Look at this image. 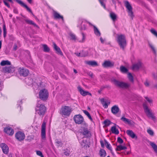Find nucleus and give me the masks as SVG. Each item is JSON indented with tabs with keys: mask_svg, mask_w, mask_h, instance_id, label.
Instances as JSON below:
<instances>
[{
	"mask_svg": "<svg viewBox=\"0 0 157 157\" xmlns=\"http://www.w3.org/2000/svg\"><path fill=\"white\" fill-rule=\"evenodd\" d=\"M77 88L80 94L82 96H85L87 95L90 96H92V94L90 93L88 91H85L80 86H78Z\"/></svg>",
	"mask_w": 157,
	"mask_h": 157,
	"instance_id": "obj_13",
	"label": "nucleus"
},
{
	"mask_svg": "<svg viewBox=\"0 0 157 157\" xmlns=\"http://www.w3.org/2000/svg\"><path fill=\"white\" fill-rule=\"evenodd\" d=\"M56 142L57 144H59V146H61L62 144V143L61 140H59L58 139H56Z\"/></svg>",
	"mask_w": 157,
	"mask_h": 157,
	"instance_id": "obj_50",
	"label": "nucleus"
},
{
	"mask_svg": "<svg viewBox=\"0 0 157 157\" xmlns=\"http://www.w3.org/2000/svg\"><path fill=\"white\" fill-rule=\"evenodd\" d=\"M81 36L80 37L78 38L77 40L80 43H83L85 41L86 39V35L83 32H81Z\"/></svg>",
	"mask_w": 157,
	"mask_h": 157,
	"instance_id": "obj_23",
	"label": "nucleus"
},
{
	"mask_svg": "<svg viewBox=\"0 0 157 157\" xmlns=\"http://www.w3.org/2000/svg\"><path fill=\"white\" fill-rule=\"evenodd\" d=\"M119 110V108L118 105H115L111 108V112L114 114L118 113Z\"/></svg>",
	"mask_w": 157,
	"mask_h": 157,
	"instance_id": "obj_20",
	"label": "nucleus"
},
{
	"mask_svg": "<svg viewBox=\"0 0 157 157\" xmlns=\"http://www.w3.org/2000/svg\"><path fill=\"white\" fill-rule=\"evenodd\" d=\"M100 143L101 145V146L102 147H104V143L102 141H100Z\"/></svg>",
	"mask_w": 157,
	"mask_h": 157,
	"instance_id": "obj_56",
	"label": "nucleus"
},
{
	"mask_svg": "<svg viewBox=\"0 0 157 157\" xmlns=\"http://www.w3.org/2000/svg\"><path fill=\"white\" fill-rule=\"evenodd\" d=\"M100 101L102 104L105 108H107L108 107V105L110 104V101H105L104 98L101 99Z\"/></svg>",
	"mask_w": 157,
	"mask_h": 157,
	"instance_id": "obj_19",
	"label": "nucleus"
},
{
	"mask_svg": "<svg viewBox=\"0 0 157 157\" xmlns=\"http://www.w3.org/2000/svg\"><path fill=\"white\" fill-rule=\"evenodd\" d=\"M71 112V108L68 106L62 107L60 111V113L62 115L69 116Z\"/></svg>",
	"mask_w": 157,
	"mask_h": 157,
	"instance_id": "obj_6",
	"label": "nucleus"
},
{
	"mask_svg": "<svg viewBox=\"0 0 157 157\" xmlns=\"http://www.w3.org/2000/svg\"><path fill=\"white\" fill-rule=\"evenodd\" d=\"M143 106L144 112L146 113L147 116L151 118L153 121L155 120V117L152 113V110L148 108L145 103L143 104Z\"/></svg>",
	"mask_w": 157,
	"mask_h": 157,
	"instance_id": "obj_5",
	"label": "nucleus"
},
{
	"mask_svg": "<svg viewBox=\"0 0 157 157\" xmlns=\"http://www.w3.org/2000/svg\"><path fill=\"white\" fill-rule=\"evenodd\" d=\"M85 63L86 64L92 66H96L98 65L97 62L95 61H86Z\"/></svg>",
	"mask_w": 157,
	"mask_h": 157,
	"instance_id": "obj_25",
	"label": "nucleus"
},
{
	"mask_svg": "<svg viewBox=\"0 0 157 157\" xmlns=\"http://www.w3.org/2000/svg\"><path fill=\"white\" fill-rule=\"evenodd\" d=\"M25 22H26L28 24L32 25L35 27H38V25L32 20L28 19H26L25 20Z\"/></svg>",
	"mask_w": 157,
	"mask_h": 157,
	"instance_id": "obj_29",
	"label": "nucleus"
},
{
	"mask_svg": "<svg viewBox=\"0 0 157 157\" xmlns=\"http://www.w3.org/2000/svg\"><path fill=\"white\" fill-rule=\"evenodd\" d=\"M0 146L2 148L3 152L5 154H7L9 152V147L5 143H2Z\"/></svg>",
	"mask_w": 157,
	"mask_h": 157,
	"instance_id": "obj_15",
	"label": "nucleus"
},
{
	"mask_svg": "<svg viewBox=\"0 0 157 157\" xmlns=\"http://www.w3.org/2000/svg\"><path fill=\"white\" fill-rule=\"evenodd\" d=\"M110 16L112 20L115 21L117 18L116 14L113 12H111L110 13Z\"/></svg>",
	"mask_w": 157,
	"mask_h": 157,
	"instance_id": "obj_34",
	"label": "nucleus"
},
{
	"mask_svg": "<svg viewBox=\"0 0 157 157\" xmlns=\"http://www.w3.org/2000/svg\"><path fill=\"white\" fill-rule=\"evenodd\" d=\"M111 130L113 133H114L116 135H117L119 133V131L116 128V127L115 126L112 127L111 128Z\"/></svg>",
	"mask_w": 157,
	"mask_h": 157,
	"instance_id": "obj_30",
	"label": "nucleus"
},
{
	"mask_svg": "<svg viewBox=\"0 0 157 157\" xmlns=\"http://www.w3.org/2000/svg\"><path fill=\"white\" fill-rule=\"evenodd\" d=\"M39 98L43 101H46L48 97V93L47 90L43 89L40 90L39 93Z\"/></svg>",
	"mask_w": 157,
	"mask_h": 157,
	"instance_id": "obj_4",
	"label": "nucleus"
},
{
	"mask_svg": "<svg viewBox=\"0 0 157 157\" xmlns=\"http://www.w3.org/2000/svg\"><path fill=\"white\" fill-rule=\"evenodd\" d=\"M111 81L115 86L122 88L127 89L130 86L128 83L118 81L114 78H112Z\"/></svg>",
	"mask_w": 157,
	"mask_h": 157,
	"instance_id": "obj_3",
	"label": "nucleus"
},
{
	"mask_svg": "<svg viewBox=\"0 0 157 157\" xmlns=\"http://www.w3.org/2000/svg\"><path fill=\"white\" fill-rule=\"evenodd\" d=\"M35 109L36 114L43 117L45 114L47 109L44 104L37 103Z\"/></svg>",
	"mask_w": 157,
	"mask_h": 157,
	"instance_id": "obj_1",
	"label": "nucleus"
},
{
	"mask_svg": "<svg viewBox=\"0 0 157 157\" xmlns=\"http://www.w3.org/2000/svg\"><path fill=\"white\" fill-rule=\"evenodd\" d=\"M144 84L146 86H149V83L147 82H146L144 83Z\"/></svg>",
	"mask_w": 157,
	"mask_h": 157,
	"instance_id": "obj_58",
	"label": "nucleus"
},
{
	"mask_svg": "<svg viewBox=\"0 0 157 157\" xmlns=\"http://www.w3.org/2000/svg\"><path fill=\"white\" fill-rule=\"evenodd\" d=\"M86 140H82V142H81V144L82 147H89L88 145L86 143Z\"/></svg>",
	"mask_w": 157,
	"mask_h": 157,
	"instance_id": "obj_40",
	"label": "nucleus"
},
{
	"mask_svg": "<svg viewBox=\"0 0 157 157\" xmlns=\"http://www.w3.org/2000/svg\"><path fill=\"white\" fill-rule=\"evenodd\" d=\"M81 133L86 137H89L91 135L90 132L88 130L87 128H83Z\"/></svg>",
	"mask_w": 157,
	"mask_h": 157,
	"instance_id": "obj_16",
	"label": "nucleus"
},
{
	"mask_svg": "<svg viewBox=\"0 0 157 157\" xmlns=\"http://www.w3.org/2000/svg\"><path fill=\"white\" fill-rule=\"evenodd\" d=\"M83 113L87 116L88 118L91 120L92 121L93 119L89 113L86 110H83Z\"/></svg>",
	"mask_w": 157,
	"mask_h": 157,
	"instance_id": "obj_37",
	"label": "nucleus"
},
{
	"mask_svg": "<svg viewBox=\"0 0 157 157\" xmlns=\"http://www.w3.org/2000/svg\"><path fill=\"white\" fill-rule=\"evenodd\" d=\"M73 119L75 122L78 124H81L84 121L83 117L80 114L75 115Z\"/></svg>",
	"mask_w": 157,
	"mask_h": 157,
	"instance_id": "obj_9",
	"label": "nucleus"
},
{
	"mask_svg": "<svg viewBox=\"0 0 157 157\" xmlns=\"http://www.w3.org/2000/svg\"><path fill=\"white\" fill-rule=\"evenodd\" d=\"M117 141L120 144L123 143V141L122 139L120 137H118L117 138Z\"/></svg>",
	"mask_w": 157,
	"mask_h": 157,
	"instance_id": "obj_51",
	"label": "nucleus"
},
{
	"mask_svg": "<svg viewBox=\"0 0 157 157\" xmlns=\"http://www.w3.org/2000/svg\"><path fill=\"white\" fill-rule=\"evenodd\" d=\"M41 136L42 140H46V122L44 121L43 122L41 125Z\"/></svg>",
	"mask_w": 157,
	"mask_h": 157,
	"instance_id": "obj_8",
	"label": "nucleus"
},
{
	"mask_svg": "<svg viewBox=\"0 0 157 157\" xmlns=\"http://www.w3.org/2000/svg\"><path fill=\"white\" fill-rule=\"evenodd\" d=\"M53 44L54 48L57 52V53L59 54L61 56H63V53L61 51L60 48L57 46L54 42L53 43Z\"/></svg>",
	"mask_w": 157,
	"mask_h": 157,
	"instance_id": "obj_22",
	"label": "nucleus"
},
{
	"mask_svg": "<svg viewBox=\"0 0 157 157\" xmlns=\"http://www.w3.org/2000/svg\"><path fill=\"white\" fill-rule=\"evenodd\" d=\"M105 144L106 146V147L110 150L111 151H112V147L110 146V144L105 140Z\"/></svg>",
	"mask_w": 157,
	"mask_h": 157,
	"instance_id": "obj_43",
	"label": "nucleus"
},
{
	"mask_svg": "<svg viewBox=\"0 0 157 157\" xmlns=\"http://www.w3.org/2000/svg\"><path fill=\"white\" fill-rule=\"evenodd\" d=\"M15 136L16 138L20 141L23 140L25 138L24 133L21 131L17 132L16 133Z\"/></svg>",
	"mask_w": 157,
	"mask_h": 157,
	"instance_id": "obj_11",
	"label": "nucleus"
},
{
	"mask_svg": "<svg viewBox=\"0 0 157 157\" xmlns=\"http://www.w3.org/2000/svg\"><path fill=\"white\" fill-rule=\"evenodd\" d=\"M114 63L113 62H111L109 61H105L102 65L104 67H112L113 66Z\"/></svg>",
	"mask_w": 157,
	"mask_h": 157,
	"instance_id": "obj_18",
	"label": "nucleus"
},
{
	"mask_svg": "<svg viewBox=\"0 0 157 157\" xmlns=\"http://www.w3.org/2000/svg\"><path fill=\"white\" fill-rule=\"evenodd\" d=\"M13 12L16 13H18V11L16 9H14L13 10Z\"/></svg>",
	"mask_w": 157,
	"mask_h": 157,
	"instance_id": "obj_57",
	"label": "nucleus"
},
{
	"mask_svg": "<svg viewBox=\"0 0 157 157\" xmlns=\"http://www.w3.org/2000/svg\"><path fill=\"white\" fill-rule=\"evenodd\" d=\"M3 36L5 38L6 35L7 31L5 24L3 25Z\"/></svg>",
	"mask_w": 157,
	"mask_h": 157,
	"instance_id": "obj_44",
	"label": "nucleus"
},
{
	"mask_svg": "<svg viewBox=\"0 0 157 157\" xmlns=\"http://www.w3.org/2000/svg\"><path fill=\"white\" fill-rule=\"evenodd\" d=\"M147 132V133L151 136H153L154 135V132L151 129H148Z\"/></svg>",
	"mask_w": 157,
	"mask_h": 157,
	"instance_id": "obj_47",
	"label": "nucleus"
},
{
	"mask_svg": "<svg viewBox=\"0 0 157 157\" xmlns=\"http://www.w3.org/2000/svg\"><path fill=\"white\" fill-rule=\"evenodd\" d=\"M11 65V63L8 60H2L0 63V65L1 66H4L6 65Z\"/></svg>",
	"mask_w": 157,
	"mask_h": 157,
	"instance_id": "obj_32",
	"label": "nucleus"
},
{
	"mask_svg": "<svg viewBox=\"0 0 157 157\" xmlns=\"http://www.w3.org/2000/svg\"><path fill=\"white\" fill-rule=\"evenodd\" d=\"M151 33L157 37V32L153 29H152L150 30Z\"/></svg>",
	"mask_w": 157,
	"mask_h": 157,
	"instance_id": "obj_46",
	"label": "nucleus"
},
{
	"mask_svg": "<svg viewBox=\"0 0 157 157\" xmlns=\"http://www.w3.org/2000/svg\"><path fill=\"white\" fill-rule=\"evenodd\" d=\"M149 46L151 48V49H152V51H153L154 53L155 54L156 53V51H155V48L154 47V46L152 45L151 44H150V43L149 44Z\"/></svg>",
	"mask_w": 157,
	"mask_h": 157,
	"instance_id": "obj_48",
	"label": "nucleus"
},
{
	"mask_svg": "<svg viewBox=\"0 0 157 157\" xmlns=\"http://www.w3.org/2000/svg\"><path fill=\"white\" fill-rule=\"evenodd\" d=\"M69 36H70V39L72 40L75 41L77 40V39L75 35L72 33H69Z\"/></svg>",
	"mask_w": 157,
	"mask_h": 157,
	"instance_id": "obj_36",
	"label": "nucleus"
},
{
	"mask_svg": "<svg viewBox=\"0 0 157 157\" xmlns=\"http://www.w3.org/2000/svg\"><path fill=\"white\" fill-rule=\"evenodd\" d=\"M113 3L115 5V7L116 8V2L114 0H112Z\"/></svg>",
	"mask_w": 157,
	"mask_h": 157,
	"instance_id": "obj_61",
	"label": "nucleus"
},
{
	"mask_svg": "<svg viewBox=\"0 0 157 157\" xmlns=\"http://www.w3.org/2000/svg\"><path fill=\"white\" fill-rule=\"evenodd\" d=\"M89 24L94 27V30L95 34L98 36H99L101 35V33L98 29L94 25H93L90 22H88Z\"/></svg>",
	"mask_w": 157,
	"mask_h": 157,
	"instance_id": "obj_21",
	"label": "nucleus"
},
{
	"mask_svg": "<svg viewBox=\"0 0 157 157\" xmlns=\"http://www.w3.org/2000/svg\"><path fill=\"white\" fill-rule=\"evenodd\" d=\"M3 2L4 3V4H5V5L6 6L10 8V5L8 3H7L6 1H5V0H3Z\"/></svg>",
	"mask_w": 157,
	"mask_h": 157,
	"instance_id": "obj_53",
	"label": "nucleus"
},
{
	"mask_svg": "<svg viewBox=\"0 0 157 157\" xmlns=\"http://www.w3.org/2000/svg\"><path fill=\"white\" fill-rule=\"evenodd\" d=\"M3 71L5 73H12L15 71L14 67L11 66L6 67L2 69Z\"/></svg>",
	"mask_w": 157,
	"mask_h": 157,
	"instance_id": "obj_14",
	"label": "nucleus"
},
{
	"mask_svg": "<svg viewBox=\"0 0 157 157\" xmlns=\"http://www.w3.org/2000/svg\"><path fill=\"white\" fill-rule=\"evenodd\" d=\"M120 70L121 72L124 73H126L128 71V70L126 67L123 66H121Z\"/></svg>",
	"mask_w": 157,
	"mask_h": 157,
	"instance_id": "obj_39",
	"label": "nucleus"
},
{
	"mask_svg": "<svg viewBox=\"0 0 157 157\" xmlns=\"http://www.w3.org/2000/svg\"><path fill=\"white\" fill-rule=\"evenodd\" d=\"M100 40L101 41V42L102 43H103L104 41V40L102 39L101 37L100 38Z\"/></svg>",
	"mask_w": 157,
	"mask_h": 157,
	"instance_id": "obj_59",
	"label": "nucleus"
},
{
	"mask_svg": "<svg viewBox=\"0 0 157 157\" xmlns=\"http://www.w3.org/2000/svg\"><path fill=\"white\" fill-rule=\"evenodd\" d=\"M64 154L65 155H67V156L69 155V153H68V152H64Z\"/></svg>",
	"mask_w": 157,
	"mask_h": 157,
	"instance_id": "obj_60",
	"label": "nucleus"
},
{
	"mask_svg": "<svg viewBox=\"0 0 157 157\" xmlns=\"http://www.w3.org/2000/svg\"><path fill=\"white\" fill-rule=\"evenodd\" d=\"M74 73H75V74L77 73V71L75 69H74Z\"/></svg>",
	"mask_w": 157,
	"mask_h": 157,
	"instance_id": "obj_64",
	"label": "nucleus"
},
{
	"mask_svg": "<svg viewBox=\"0 0 157 157\" xmlns=\"http://www.w3.org/2000/svg\"><path fill=\"white\" fill-rule=\"evenodd\" d=\"M141 63L140 62H139L133 65L132 69L133 70H138L141 67Z\"/></svg>",
	"mask_w": 157,
	"mask_h": 157,
	"instance_id": "obj_24",
	"label": "nucleus"
},
{
	"mask_svg": "<svg viewBox=\"0 0 157 157\" xmlns=\"http://www.w3.org/2000/svg\"><path fill=\"white\" fill-rule=\"evenodd\" d=\"M81 53V57H85L88 55V52L86 51H82Z\"/></svg>",
	"mask_w": 157,
	"mask_h": 157,
	"instance_id": "obj_45",
	"label": "nucleus"
},
{
	"mask_svg": "<svg viewBox=\"0 0 157 157\" xmlns=\"http://www.w3.org/2000/svg\"><path fill=\"white\" fill-rule=\"evenodd\" d=\"M1 82L0 81V91L1 90L2 88V87L1 85Z\"/></svg>",
	"mask_w": 157,
	"mask_h": 157,
	"instance_id": "obj_62",
	"label": "nucleus"
},
{
	"mask_svg": "<svg viewBox=\"0 0 157 157\" xmlns=\"http://www.w3.org/2000/svg\"><path fill=\"white\" fill-rule=\"evenodd\" d=\"M17 46L15 44L14 46L13 49L14 50H16L17 49Z\"/></svg>",
	"mask_w": 157,
	"mask_h": 157,
	"instance_id": "obj_63",
	"label": "nucleus"
},
{
	"mask_svg": "<svg viewBox=\"0 0 157 157\" xmlns=\"http://www.w3.org/2000/svg\"><path fill=\"white\" fill-rule=\"evenodd\" d=\"M125 6L127 10V12L128 13V15L132 19H133L134 17L133 13L132 11V8L128 1L124 2Z\"/></svg>",
	"mask_w": 157,
	"mask_h": 157,
	"instance_id": "obj_7",
	"label": "nucleus"
},
{
	"mask_svg": "<svg viewBox=\"0 0 157 157\" xmlns=\"http://www.w3.org/2000/svg\"><path fill=\"white\" fill-rule=\"evenodd\" d=\"M99 1L100 2L101 5L105 9V5L103 2L104 0H99Z\"/></svg>",
	"mask_w": 157,
	"mask_h": 157,
	"instance_id": "obj_49",
	"label": "nucleus"
},
{
	"mask_svg": "<svg viewBox=\"0 0 157 157\" xmlns=\"http://www.w3.org/2000/svg\"><path fill=\"white\" fill-rule=\"evenodd\" d=\"M127 147L126 146H123L122 145H120L117 146V147L116 149V151H120L123 150H125L127 149Z\"/></svg>",
	"mask_w": 157,
	"mask_h": 157,
	"instance_id": "obj_27",
	"label": "nucleus"
},
{
	"mask_svg": "<svg viewBox=\"0 0 157 157\" xmlns=\"http://www.w3.org/2000/svg\"><path fill=\"white\" fill-rule=\"evenodd\" d=\"M145 98L146 99V100L149 103H152V101L151 99H149L147 97H145Z\"/></svg>",
	"mask_w": 157,
	"mask_h": 157,
	"instance_id": "obj_54",
	"label": "nucleus"
},
{
	"mask_svg": "<svg viewBox=\"0 0 157 157\" xmlns=\"http://www.w3.org/2000/svg\"><path fill=\"white\" fill-rule=\"evenodd\" d=\"M4 131L7 134L10 136L12 135L14 132L13 129L10 127H7L4 128Z\"/></svg>",
	"mask_w": 157,
	"mask_h": 157,
	"instance_id": "obj_17",
	"label": "nucleus"
},
{
	"mask_svg": "<svg viewBox=\"0 0 157 157\" xmlns=\"http://www.w3.org/2000/svg\"><path fill=\"white\" fill-rule=\"evenodd\" d=\"M78 27H79L81 30H86L87 29V26L85 24V22L81 20L78 21Z\"/></svg>",
	"mask_w": 157,
	"mask_h": 157,
	"instance_id": "obj_12",
	"label": "nucleus"
},
{
	"mask_svg": "<svg viewBox=\"0 0 157 157\" xmlns=\"http://www.w3.org/2000/svg\"><path fill=\"white\" fill-rule=\"evenodd\" d=\"M43 47L44 48V51L45 52H48L50 51L49 48L48 47L46 44H44L43 45Z\"/></svg>",
	"mask_w": 157,
	"mask_h": 157,
	"instance_id": "obj_38",
	"label": "nucleus"
},
{
	"mask_svg": "<svg viewBox=\"0 0 157 157\" xmlns=\"http://www.w3.org/2000/svg\"><path fill=\"white\" fill-rule=\"evenodd\" d=\"M100 155L101 157H105L106 155V152L103 149H101L99 151Z\"/></svg>",
	"mask_w": 157,
	"mask_h": 157,
	"instance_id": "obj_35",
	"label": "nucleus"
},
{
	"mask_svg": "<svg viewBox=\"0 0 157 157\" xmlns=\"http://www.w3.org/2000/svg\"><path fill=\"white\" fill-rule=\"evenodd\" d=\"M54 17L55 19H61L63 21V16L60 15L59 13L56 11L54 12Z\"/></svg>",
	"mask_w": 157,
	"mask_h": 157,
	"instance_id": "obj_28",
	"label": "nucleus"
},
{
	"mask_svg": "<svg viewBox=\"0 0 157 157\" xmlns=\"http://www.w3.org/2000/svg\"><path fill=\"white\" fill-rule=\"evenodd\" d=\"M18 72L21 75L23 76H28L29 74V70L26 68H19Z\"/></svg>",
	"mask_w": 157,
	"mask_h": 157,
	"instance_id": "obj_10",
	"label": "nucleus"
},
{
	"mask_svg": "<svg viewBox=\"0 0 157 157\" xmlns=\"http://www.w3.org/2000/svg\"><path fill=\"white\" fill-rule=\"evenodd\" d=\"M128 77L129 80L131 82H133L134 81L133 78L131 73H129L128 74Z\"/></svg>",
	"mask_w": 157,
	"mask_h": 157,
	"instance_id": "obj_42",
	"label": "nucleus"
},
{
	"mask_svg": "<svg viewBox=\"0 0 157 157\" xmlns=\"http://www.w3.org/2000/svg\"><path fill=\"white\" fill-rule=\"evenodd\" d=\"M36 153L37 155L41 157H43V155H42V152L40 151H36Z\"/></svg>",
	"mask_w": 157,
	"mask_h": 157,
	"instance_id": "obj_52",
	"label": "nucleus"
},
{
	"mask_svg": "<svg viewBox=\"0 0 157 157\" xmlns=\"http://www.w3.org/2000/svg\"><path fill=\"white\" fill-rule=\"evenodd\" d=\"M111 124V122L109 120H106L104 121V124L105 126L107 127Z\"/></svg>",
	"mask_w": 157,
	"mask_h": 157,
	"instance_id": "obj_41",
	"label": "nucleus"
},
{
	"mask_svg": "<svg viewBox=\"0 0 157 157\" xmlns=\"http://www.w3.org/2000/svg\"><path fill=\"white\" fill-rule=\"evenodd\" d=\"M150 144L153 149L154 151L157 153V145L154 143L150 142Z\"/></svg>",
	"mask_w": 157,
	"mask_h": 157,
	"instance_id": "obj_33",
	"label": "nucleus"
},
{
	"mask_svg": "<svg viewBox=\"0 0 157 157\" xmlns=\"http://www.w3.org/2000/svg\"><path fill=\"white\" fill-rule=\"evenodd\" d=\"M126 133L132 138H134L135 137L137 138V136H136V135L132 130H127L126 131Z\"/></svg>",
	"mask_w": 157,
	"mask_h": 157,
	"instance_id": "obj_26",
	"label": "nucleus"
},
{
	"mask_svg": "<svg viewBox=\"0 0 157 157\" xmlns=\"http://www.w3.org/2000/svg\"><path fill=\"white\" fill-rule=\"evenodd\" d=\"M117 41L120 48L124 50L127 44L125 36L123 34L117 35Z\"/></svg>",
	"mask_w": 157,
	"mask_h": 157,
	"instance_id": "obj_2",
	"label": "nucleus"
},
{
	"mask_svg": "<svg viewBox=\"0 0 157 157\" xmlns=\"http://www.w3.org/2000/svg\"><path fill=\"white\" fill-rule=\"evenodd\" d=\"M75 54L78 57H81V52L79 53H75Z\"/></svg>",
	"mask_w": 157,
	"mask_h": 157,
	"instance_id": "obj_55",
	"label": "nucleus"
},
{
	"mask_svg": "<svg viewBox=\"0 0 157 157\" xmlns=\"http://www.w3.org/2000/svg\"><path fill=\"white\" fill-rule=\"evenodd\" d=\"M121 120L126 123L129 124H132V121L131 120H129L124 117H122L121 118Z\"/></svg>",
	"mask_w": 157,
	"mask_h": 157,
	"instance_id": "obj_31",
	"label": "nucleus"
}]
</instances>
